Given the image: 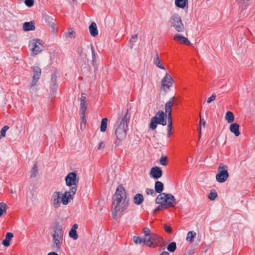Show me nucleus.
<instances>
[{
    "mask_svg": "<svg viewBox=\"0 0 255 255\" xmlns=\"http://www.w3.org/2000/svg\"><path fill=\"white\" fill-rule=\"evenodd\" d=\"M112 211L114 218L121 217L122 212L127 209L129 204L124 187L119 185L112 197Z\"/></svg>",
    "mask_w": 255,
    "mask_h": 255,
    "instance_id": "obj_1",
    "label": "nucleus"
},
{
    "mask_svg": "<svg viewBox=\"0 0 255 255\" xmlns=\"http://www.w3.org/2000/svg\"><path fill=\"white\" fill-rule=\"evenodd\" d=\"M129 119L130 116L128 114V110L124 115L119 116L118 117L115 125L116 127L115 134L117 139L120 141L124 139L126 137Z\"/></svg>",
    "mask_w": 255,
    "mask_h": 255,
    "instance_id": "obj_2",
    "label": "nucleus"
},
{
    "mask_svg": "<svg viewBox=\"0 0 255 255\" xmlns=\"http://www.w3.org/2000/svg\"><path fill=\"white\" fill-rule=\"evenodd\" d=\"M155 203L163 204L164 209L169 207L172 208L174 207L176 204V199L170 193H162L157 196L155 200Z\"/></svg>",
    "mask_w": 255,
    "mask_h": 255,
    "instance_id": "obj_3",
    "label": "nucleus"
},
{
    "mask_svg": "<svg viewBox=\"0 0 255 255\" xmlns=\"http://www.w3.org/2000/svg\"><path fill=\"white\" fill-rule=\"evenodd\" d=\"M166 115L162 110H159L155 115L151 119L150 123L149 125V128L152 130L156 129L158 124L162 126H165L167 124Z\"/></svg>",
    "mask_w": 255,
    "mask_h": 255,
    "instance_id": "obj_4",
    "label": "nucleus"
},
{
    "mask_svg": "<svg viewBox=\"0 0 255 255\" xmlns=\"http://www.w3.org/2000/svg\"><path fill=\"white\" fill-rule=\"evenodd\" d=\"M169 22L171 26L178 32H183L185 30V26L182 20L181 16L177 13H174L171 16Z\"/></svg>",
    "mask_w": 255,
    "mask_h": 255,
    "instance_id": "obj_5",
    "label": "nucleus"
},
{
    "mask_svg": "<svg viewBox=\"0 0 255 255\" xmlns=\"http://www.w3.org/2000/svg\"><path fill=\"white\" fill-rule=\"evenodd\" d=\"M66 185L70 187L72 192L76 193L79 183V177L75 172H70L65 177Z\"/></svg>",
    "mask_w": 255,
    "mask_h": 255,
    "instance_id": "obj_6",
    "label": "nucleus"
},
{
    "mask_svg": "<svg viewBox=\"0 0 255 255\" xmlns=\"http://www.w3.org/2000/svg\"><path fill=\"white\" fill-rule=\"evenodd\" d=\"M144 245L151 248H155L156 246L163 247L165 246V243L162 237L153 234L144 241Z\"/></svg>",
    "mask_w": 255,
    "mask_h": 255,
    "instance_id": "obj_7",
    "label": "nucleus"
},
{
    "mask_svg": "<svg viewBox=\"0 0 255 255\" xmlns=\"http://www.w3.org/2000/svg\"><path fill=\"white\" fill-rule=\"evenodd\" d=\"M228 166L223 164L220 163L218 168V173L216 176V180L219 183L225 182L229 177L228 172Z\"/></svg>",
    "mask_w": 255,
    "mask_h": 255,
    "instance_id": "obj_8",
    "label": "nucleus"
},
{
    "mask_svg": "<svg viewBox=\"0 0 255 255\" xmlns=\"http://www.w3.org/2000/svg\"><path fill=\"white\" fill-rule=\"evenodd\" d=\"M52 241H58L63 242L64 237V231L62 227L59 222L54 223L53 231L51 234Z\"/></svg>",
    "mask_w": 255,
    "mask_h": 255,
    "instance_id": "obj_9",
    "label": "nucleus"
},
{
    "mask_svg": "<svg viewBox=\"0 0 255 255\" xmlns=\"http://www.w3.org/2000/svg\"><path fill=\"white\" fill-rule=\"evenodd\" d=\"M42 41L39 39H32L29 43V47H31L30 49L32 51L35 55L38 54L41 51L40 46L41 45Z\"/></svg>",
    "mask_w": 255,
    "mask_h": 255,
    "instance_id": "obj_10",
    "label": "nucleus"
},
{
    "mask_svg": "<svg viewBox=\"0 0 255 255\" xmlns=\"http://www.w3.org/2000/svg\"><path fill=\"white\" fill-rule=\"evenodd\" d=\"M174 81L171 76L167 73L161 80L162 87L164 91L169 89L174 83Z\"/></svg>",
    "mask_w": 255,
    "mask_h": 255,
    "instance_id": "obj_11",
    "label": "nucleus"
},
{
    "mask_svg": "<svg viewBox=\"0 0 255 255\" xmlns=\"http://www.w3.org/2000/svg\"><path fill=\"white\" fill-rule=\"evenodd\" d=\"M31 69L33 72V75L30 84V87H34L36 85L41 74V70L38 66L32 67Z\"/></svg>",
    "mask_w": 255,
    "mask_h": 255,
    "instance_id": "obj_12",
    "label": "nucleus"
},
{
    "mask_svg": "<svg viewBox=\"0 0 255 255\" xmlns=\"http://www.w3.org/2000/svg\"><path fill=\"white\" fill-rule=\"evenodd\" d=\"M61 193L58 191L54 192L52 195L51 201L54 208L57 209L60 207L61 203Z\"/></svg>",
    "mask_w": 255,
    "mask_h": 255,
    "instance_id": "obj_13",
    "label": "nucleus"
},
{
    "mask_svg": "<svg viewBox=\"0 0 255 255\" xmlns=\"http://www.w3.org/2000/svg\"><path fill=\"white\" fill-rule=\"evenodd\" d=\"M75 193L72 192L70 190L69 191H65L62 197L61 196V203L64 205H67L69 201L73 199Z\"/></svg>",
    "mask_w": 255,
    "mask_h": 255,
    "instance_id": "obj_14",
    "label": "nucleus"
},
{
    "mask_svg": "<svg viewBox=\"0 0 255 255\" xmlns=\"http://www.w3.org/2000/svg\"><path fill=\"white\" fill-rule=\"evenodd\" d=\"M57 75L54 73L52 74L50 82V94L55 95L57 89V85L56 84Z\"/></svg>",
    "mask_w": 255,
    "mask_h": 255,
    "instance_id": "obj_15",
    "label": "nucleus"
},
{
    "mask_svg": "<svg viewBox=\"0 0 255 255\" xmlns=\"http://www.w3.org/2000/svg\"><path fill=\"white\" fill-rule=\"evenodd\" d=\"M173 39L180 44H184L187 45H191L190 42L186 37L179 33L175 34Z\"/></svg>",
    "mask_w": 255,
    "mask_h": 255,
    "instance_id": "obj_16",
    "label": "nucleus"
},
{
    "mask_svg": "<svg viewBox=\"0 0 255 255\" xmlns=\"http://www.w3.org/2000/svg\"><path fill=\"white\" fill-rule=\"evenodd\" d=\"M162 175V171L161 169L157 167L154 166L151 168L150 172V176L154 178L158 179Z\"/></svg>",
    "mask_w": 255,
    "mask_h": 255,
    "instance_id": "obj_17",
    "label": "nucleus"
},
{
    "mask_svg": "<svg viewBox=\"0 0 255 255\" xmlns=\"http://www.w3.org/2000/svg\"><path fill=\"white\" fill-rule=\"evenodd\" d=\"M175 103V97H172L166 102L165 105V114H172V107Z\"/></svg>",
    "mask_w": 255,
    "mask_h": 255,
    "instance_id": "obj_18",
    "label": "nucleus"
},
{
    "mask_svg": "<svg viewBox=\"0 0 255 255\" xmlns=\"http://www.w3.org/2000/svg\"><path fill=\"white\" fill-rule=\"evenodd\" d=\"M63 242L58 241H51V250L55 252H59L62 246Z\"/></svg>",
    "mask_w": 255,
    "mask_h": 255,
    "instance_id": "obj_19",
    "label": "nucleus"
},
{
    "mask_svg": "<svg viewBox=\"0 0 255 255\" xmlns=\"http://www.w3.org/2000/svg\"><path fill=\"white\" fill-rule=\"evenodd\" d=\"M240 126L237 123H233L230 125V130L234 133L236 136H238L240 134L239 131Z\"/></svg>",
    "mask_w": 255,
    "mask_h": 255,
    "instance_id": "obj_20",
    "label": "nucleus"
},
{
    "mask_svg": "<svg viewBox=\"0 0 255 255\" xmlns=\"http://www.w3.org/2000/svg\"><path fill=\"white\" fill-rule=\"evenodd\" d=\"M89 28L90 33L92 36L96 37L98 34V31L95 22H92Z\"/></svg>",
    "mask_w": 255,
    "mask_h": 255,
    "instance_id": "obj_21",
    "label": "nucleus"
},
{
    "mask_svg": "<svg viewBox=\"0 0 255 255\" xmlns=\"http://www.w3.org/2000/svg\"><path fill=\"white\" fill-rule=\"evenodd\" d=\"M78 227L77 224H74L69 233V236L74 240H77L78 238V235H77L76 231Z\"/></svg>",
    "mask_w": 255,
    "mask_h": 255,
    "instance_id": "obj_22",
    "label": "nucleus"
},
{
    "mask_svg": "<svg viewBox=\"0 0 255 255\" xmlns=\"http://www.w3.org/2000/svg\"><path fill=\"white\" fill-rule=\"evenodd\" d=\"M34 23L31 22H25L23 24V29L25 31L33 30L35 29Z\"/></svg>",
    "mask_w": 255,
    "mask_h": 255,
    "instance_id": "obj_23",
    "label": "nucleus"
},
{
    "mask_svg": "<svg viewBox=\"0 0 255 255\" xmlns=\"http://www.w3.org/2000/svg\"><path fill=\"white\" fill-rule=\"evenodd\" d=\"M155 191L158 193H162V192L164 189V185L161 181H156L155 183Z\"/></svg>",
    "mask_w": 255,
    "mask_h": 255,
    "instance_id": "obj_24",
    "label": "nucleus"
},
{
    "mask_svg": "<svg viewBox=\"0 0 255 255\" xmlns=\"http://www.w3.org/2000/svg\"><path fill=\"white\" fill-rule=\"evenodd\" d=\"M143 196L142 194L138 193L133 197L134 203L136 205H140L143 201Z\"/></svg>",
    "mask_w": 255,
    "mask_h": 255,
    "instance_id": "obj_25",
    "label": "nucleus"
},
{
    "mask_svg": "<svg viewBox=\"0 0 255 255\" xmlns=\"http://www.w3.org/2000/svg\"><path fill=\"white\" fill-rule=\"evenodd\" d=\"M156 54L155 56V59L154 60V63L155 64V65L159 67V68L161 69H165L164 67L162 65V64L161 63L160 60L159 59V57L158 56V54L157 51L156 50Z\"/></svg>",
    "mask_w": 255,
    "mask_h": 255,
    "instance_id": "obj_26",
    "label": "nucleus"
},
{
    "mask_svg": "<svg viewBox=\"0 0 255 255\" xmlns=\"http://www.w3.org/2000/svg\"><path fill=\"white\" fill-rule=\"evenodd\" d=\"M91 51H92V65L96 68L97 66V54L95 51L94 46L92 44L90 45Z\"/></svg>",
    "mask_w": 255,
    "mask_h": 255,
    "instance_id": "obj_27",
    "label": "nucleus"
},
{
    "mask_svg": "<svg viewBox=\"0 0 255 255\" xmlns=\"http://www.w3.org/2000/svg\"><path fill=\"white\" fill-rule=\"evenodd\" d=\"M175 5L176 6L183 8L188 4V0H175Z\"/></svg>",
    "mask_w": 255,
    "mask_h": 255,
    "instance_id": "obj_28",
    "label": "nucleus"
},
{
    "mask_svg": "<svg viewBox=\"0 0 255 255\" xmlns=\"http://www.w3.org/2000/svg\"><path fill=\"white\" fill-rule=\"evenodd\" d=\"M225 119L228 123H232L234 121L235 116L232 112L228 111L225 116Z\"/></svg>",
    "mask_w": 255,
    "mask_h": 255,
    "instance_id": "obj_29",
    "label": "nucleus"
},
{
    "mask_svg": "<svg viewBox=\"0 0 255 255\" xmlns=\"http://www.w3.org/2000/svg\"><path fill=\"white\" fill-rule=\"evenodd\" d=\"M38 172V166L37 163H35L30 171V178H35Z\"/></svg>",
    "mask_w": 255,
    "mask_h": 255,
    "instance_id": "obj_30",
    "label": "nucleus"
},
{
    "mask_svg": "<svg viewBox=\"0 0 255 255\" xmlns=\"http://www.w3.org/2000/svg\"><path fill=\"white\" fill-rule=\"evenodd\" d=\"M196 233L194 231H190L187 233L186 240L190 243H192L193 239L195 237Z\"/></svg>",
    "mask_w": 255,
    "mask_h": 255,
    "instance_id": "obj_31",
    "label": "nucleus"
},
{
    "mask_svg": "<svg viewBox=\"0 0 255 255\" xmlns=\"http://www.w3.org/2000/svg\"><path fill=\"white\" fill-rule=\"evenodd\" d=\"M146 240H147V239L145 238L142 239L138 236H134L133 238V241L135 244H141L143 243L144 245V241H145Z\"/></svg>",
    "mask_w": 255,
    "mask_h": 255,
    "instance_id": "obj_32",
    "label": "nucleus"
},
{
    "mask_svg": "<svg viewBox=\"0 0 255 255\" xmlns=\"http://www.w3.org/2000/svg\"><path fill=\"white\" fill-rule=\"evenodd\" d=\"M137 34H135L131 36V38L129 40V47L131 49H132L135 40L138 39Z\"/></svg>",
    "mask_w": 255,
    "mask_h": 255,
    "instance_id": "obj_33",
    "label": "nucleus"
},
{
    "mask_svg": "<svg viewBox=\"0 0 255 255\" xmlns=\"http://www.w3.org/2000/svg\"><path fill=\"white\" fill-rule=\"evenodd\" d=\"M108 119L107 118H103L101 121L100 129L102 132L106 131L107 128Z\"/></svg>",
    "mask_w": 255,
    "mask_h": 255,
    "instance_id": "obj_34",
    "label": "nucleus"
},
{
    "mask_svg": "<svg viewBox=\"0 0 255 255\" xmlns=\"http://www.w3.org/2000/svg\"><path fill=\"white\" fill-rule=\"evenodd\" d=\"M6 205L3 202L0 203V217L3 215V213H6Z\"/></svg>",
    "mask_w": 255,
    "mask_h": 255,
    "instance_id": "obj_35",
    "label": "nucleus"
},
{
    "mask_svg": "<svg viewBox=\"0 0 255 255\" xmlns=\"http://www.w3.org/2000/svg\"><path fill=\"white\" fill-rule=\"evenodd\" d=\"M87 109L86 101H80V111L81 114H85Z\"/></svg>",
    "mask_w": 255,
    "mask_h": 255,
    "instance_id": "obj_36",
    "label": "nucleus"
},
{
    "mask_svg": "<svg viewBox=\"0 0 255 255\" xmlns=\"http://www.w3.org/2000/svg\"><path fill=\"white\" fill-rule=\"evenodd\" d=\"M168 251L170 252H173L176 249V244L175 242L171 243L167 248Z\"/></svg>",
    "mask_w": 255,
    "mask_h": 255,
    "instance_id": "obj_37",
    "label": "nucleus"
},
{
    "mask_svg": "<svg viewBox=\"0 0 255 255\" xmlns=\"http://www.w3.org/2000/svg\"><path fill=\"white\" fill-rule=\"evenodd\" d=\"M143 233L144 234V237L146 239H148V238H149L150 237V235H152L153 234L151 233L150 230L149 228L145 227L143 229L142 231Z\"/></svg>",
    "mask_w": 255,
    "mask_h": 255,
    "instance_id": "obj_38",
    "label": "nucleus"
},
{
    "mask_svg": "<svg viewBox=\"0 0 255 255\" xmlns=\"http://www.w3.org/2000/svg\"><path fill=\"white\" fill-rule=\"evenodd\" d=\"M217 197V194L215 190H211L210 193L208 195V198L210 200L213 201Z\"/></svg>",
    "mask_w": 255,
    "mask_h": 255,
    "instance_id": "obj_39",
    "label": "nucleus"
},
{
    "mask_svg": "<svg viewBox=\"0 0 255 255\" xmlns=\"http://www.w3.org/2000/svg\"><path fill=\"white\" fill-rule=\"evenodd\" d=\"M167 157L166 156H161L160 159V163L162 165L165 166L167 165Z\"/></svg>",
    "mask_w": 255,
    "mask_h": 255,
    "instance_id": "obj_40",
    "label": "nucleus"
},
{
    "mask_svg": "<svg viewBox=\"0 0 255 255\" xmlns=\"http://www.w3.org/2000/svg\"><path fill=\"white\" fill-rule=\"evenodd\" d=\"M146 193L147 195H150L152 196H155L156 195L155 191L152 189L147 188L146 190Z\"/></svg>",
    "mask_w": 255,
    "mask_h": 255,
    "instance_id": "obj_41",
    "label": "nucleus"
},
{
    "mask_svg": "<svg viewBox=\"0 0 255 255\" xmlns=\"http://www.w3.org/2000/svg\"><path fill=\"white\" fill-rule=\"evenodd\" d=\"M9 128L7 126H4L0 130V134L2 136H5L6 130Z\"/></svg>",
    "mask_w": 255,
    "mask_h": 255,
    "instance_id": "obj_42",
    "label": "nucleus"
},
{
    "mask_svg": "<svg viewBox=\"0 0 255 255\" xmlns=\"http://www.w3.org/2000/svg\"><path fill=\"white\" fill-rule=\"evenodd\" d=\"M200 117H201V115H200ZM202 121H203L202 124H203V126H205V124H206V122L204 121L203 120H202L201 117H200V125H199L198 129V131H199V137H200V135H201V122Z\"/></svg>",
    "mask_w": 255,
    "mask_h": 255,
    "instance_id": "obj_43",
    "label": "nucleus"
},
{
    "mask_svg": "<svg viewBox=\"0 0 255 255\" xmlns=\"http://www.w3.org/2000/svg\"><path fill=\"white\" fill-rule=\"evenodd\" d=\"M25 4L28 7H31L34 4V0H25Z\"/></svg>",
    "mask_w": 255,
    "mask_h": 255,
    "instance_id": "obj_44",
    "label": "nucleus"
},
{
    "mask_svg": "<svg viewBox=\"0 0 255 255\" xmlns=\"http://www.w3.org/2000/svg\"><path fill=\"white\" fill-rule=\"evenodd\" d=\"M172 125H168V127H167V130H168V133H167V137H169L172 134Z\"/></svg>",
    "mask_w": 255,
    "mask_h": 255,
    "instance_id": "obj_45",
    "label": "nucleus"
},
{
    "mask_svg": "<svg viewBox=\"0 0 255 255\" xmlns=\"http://www.w3.org/2000/svg\"><path fill=\"white\" fill-rule=\"evenodd\" d=\"M164 229L165 231L168 233H171L172 232V228L168 226L167 224L164 225Z\"/></svg>",
    "mask_w": 255,
    "mask_h": 255,
    "instance_id": "obj_46",
    "label": "nucleus"
},
{
    "mask_svg": "<svg viewBox=\"0 0 255 255\" xmlns=\"http://www.w3.org/2000/svg\"><path fill=\"white\" fill-rule=\"evenodd\" d=\"M216 94H213L212 95V96L208 99V100L207 101V103H210L212 101H214L215 100V99H216Z\"/></svg>",
    "mask_w": 255,
    "mask_h": 255,
    "instance_id": "obj_47",
    "label": "nucleus"
},
{
    "mask_svg": "<svg viewBox=\"0 0 255 255\" xmlns=\"http://www.w3.org/2000/svg\"><path fill=\"white\" fill-rule=\"evenodd\" d=\"M159 205L154 210V213H156L159 211L161 210L162 209L164 208V205L162 204H159Z\"/></svg>",
    "mask_w": 255,
    "mask_h": 255,
    "instance_id": "obj_48",
    "label": "nucleus"
},
{
    "mask_svg": "<svg viewBox=\"0 0 255 255\" xmlns=\"http://www.w3.org/2000/svg\"><path fill=\"white\" fill-rule=\"evenodd\" d=\"M167 120H168V125H172V114H167Z\"/></svg>",
    "mask_w": 255,
    "mask_h": 255,
    "instance_id": "obj_49",
    "label": "nucleus"
},
{
    "mask_svg": "<svg viewBox=\"0 0 255 255\" xmlns=\"http://www.w3.org/2000/svg\"><path fill=\"white\" fill-rule=\"evenodd\" d=\"M13 235L12 233H7L6 234L5 239L10 241V240L13 238Z\"/></svg>",
    "mask_w": 255,
    "mask_h": 255,
    "instance_id": "obj_50",
    "label": "nucleus"
},
{
    "mask_svg": "<svg viewBox=\"0 0 255 255\" xmlns=\"http://www.w3.org/2000/svg\"><path fill=\"white\" fill-rule=\"evenodd\" d=\"M10 241L5 239L2 241V245L5 247H8L9 246Z\"/></svg>",
    "mask_w": 255,
    "mask_h": 255,
    "instance_id": "obj_51",
    "label": "nucleus"
},
{
    "mask_svg": "<svg viewBox=\"0 0 255 255\" xmlns=\"http://www.w3.org/2000/svg\"><path fill=\"white\" fill-rule=\"evenodd\" d=\"M105 146V144L104 141H101L99 144L98 147V150H100L101 149H102L104 148Z\"/></svg>",
    "mask_w": 255,
    "mask_h": 255,
    "instance_id": "obj_52",
    "label": "nucleus"
},
{
    "mask_svg": "<svg viewBox=\"0 0 255 255\" xmlns=\"http://www.w3.org/2000/svg\"><path fill=\"white\" fill-rule=\"evenodd\" d=\"M80 115L81 116L82 118V121L81 123H86V119L85 118V114H81V113H80Z\"/></svg>",
    "mask_w": 255,
    "mask_h": 255,
    "instance_id": "obj_53",
    "label": "nucleus"
},
{
    "mask_svg": "<svg viewBox=\"0 0 255 255\" xmlns=\"http://www.w3.org/2000/svg\"><path fill=\"white\" fill-rule=\"evenodd\" d=\"M86 96H85V94H84V93H82L81 94V100L80 101H86Z\"/></svg>",
    "mask_w": 255,
    "mask_h": 255,
    "instance_id": "obj_54",
    "label": "nucleus"
},
{
    "mask_svg": "<svg viewBox=\"0 0 255 255\" xmlns=\"http://www.w3.org/2000/svg\"><path fill=\"white\" fill-rule=\"evenodd\" d=\"M57 252L53 251L52 252L49 253L47 255H59Z\"/></svg>",
    "mask_w": 255,
    "mask_h": 255,
    "instance_id": "obj_55",
    "label": "nucleus"
},
{
    "mask_svg": "<svg viewBox=\"0 0 255 255\" xmlns=\"http://www.w3.org/2000/svg\"><path fill=\"white\" fill-rule=\"evenodd\" d=\"M74 33V32L73 31H69L68 32V36L70 37H72L73 36Z\"/></svg>",
    "mask_w": 255,
    "mask_h": 255,
    "instance_id": "obj_56",
    "label": "nucleus"
},
{
    "mask_svg": "<svg viewBox=\"0 0 255 255\" xmlns=\"http://www.w3.org/2000/svg\"><path fill=\"white\" fill-rule=\"evenodd\" d=\"M86 127V123H81L80 124V128H85Z\"/></svg>",
    "mask_w": 255,
    "mask_h": 255,
    "instance_id": "obj_57",
    "label": "nucleus"
},
{
    "mask_svg": "<svg viewBox=\"0 0 255 255\" xmlns=\"http://www.w3.org/2000/svg\"><path fill=\"white\" fill-rule=\"evenodd\" d=\"M160 255H169V253L167 252H163Z\"/></svg>",
    "mask_w": 255,
    "mask_h": 255,
    "instance_id": "obj_58",
    "label": "nucleus"
},
{
    "mask_svg": "<svg viewBox=\"0 0 255 255\" xmlns=\"http://www.w3.org/2000/svg\"><path fill=\"white\" fill-rule=\"evenodd\" d=\"M186 255H193V253L191 251H189L186 253Z\"/></svg>",
    "mask_w": 255,
    "mask_h": 255,
    "instance_id": "obj_59",
    "label": "nucleus"
},
{
    "mask_svg": "<svg viewBox=\"0 0 255 255\" xmlns=\"http://www.w3.org/2000/svg\"><path fill=\"white\" fill-rule=\"evenodd\" d=\"M10 193H13V191H12V190H11V192H10Z\"/></svg>",
    "mask_w": 255,
    "mask_h": 255,
    "instance_id": "obj_60",
    "label": "nucleus"
}]
</instances>
